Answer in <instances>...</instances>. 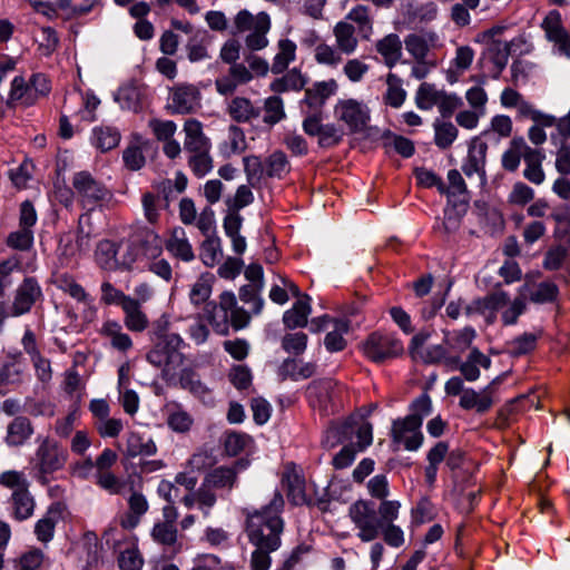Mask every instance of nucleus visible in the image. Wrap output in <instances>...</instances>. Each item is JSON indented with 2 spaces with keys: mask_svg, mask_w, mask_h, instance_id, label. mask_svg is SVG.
Returning a JSON list of instances; mask_svg holds the SVG:
<instances>
[{
  "mask_svg": "<svg viewBox=\"0 0 570 570\" xmlns=\"http://www.w3.org/2000/svg\"><path fill=\"white\" fill-rule=\"evenodd\" d=\"M283 509V495L276 491L268 504L253 511L246 510V532L252 544L269 550H277L281 547L284 530V520L281 517Z\"/></svg>",
  "mask_w": 570,
  "mask_h": 570,
  "instance_id": "1",
  "label": "nucleus"
},
{
  "mask_svg": "<svg viewBox=\"0 0 570 570\" xmlns=\"http://www.w3.org/2000/svg\"><path fill=\"white\" fill-rule=\"evenodd\" d=\"M475 308L485 315L488 322H493L494 313L501 312L503 324L513 325L525 309V299L521 296L510 299L504 292H495L483 299H479Z\"/></svg>",
  "mask_w": 570,
  "mask_h": 570,
  "instance_id": "2",
  "label": "nucleus"
},
{
  "mask_svg": "<svg viewBox=\"0 0 570 570\" xmlns=\"http://www.w3.org/2000/svg\"><path fill=\"white\" fill-rule=\"evenodd\" d=\"M348 515L358 530L357 537L363 542H371L380 535L383 515L372 501L358 500L348 509Z\"/></svg>",
  "mask_w": 570,
  "mask_h": 570,
  "instance_id": "3",
  "label": "nucleus"
},
{
  "mask_svg": "<svg viewBox=\"0 0 570 570\" xmlns=\"http://www.w3.org/2000/svg\"><path fill=\"white\" fill-rule=\"evenodd\" d=\"M154 348L147 354V361L156 367H163L166 375L183 363L179 352L183 340L175 333H157Z\"/></svg>",
  "mask_w": 570,
  "mask_h": 570,
  "instance_id": "4",
  "label": "nucleus"
},
{
  "mask_svg": "<svg viewBox=\"0 0 570 570\" xmlns=\"http://www.w3.org/2000/svg\"><path fill=\"white\" fill-rule=\"evenodd\" d=\"M72 187L82 207H87L88 212L112 198L111 191L88 171L76 173L72 178Z\"/></svg>",
  "mask_w": 570,
  "mask_h": 570,
  "instance_id": "5",
  "label": "nucleus"
},
{
  "mask_svg": "<svg viewBox=\"0 0 570 570\" xmlns=\"http://www.w3.org/2000/svg\"><path fill=\"white\" fill-rule=\"evenodd\" d=\"M68 452L56 441L43 438L35 453L33 469L40 476L51 474L63 468Z\"/></svg>",
  "mask_w": 570,
  "mask_h": 570,
  "instance_id": "6",
  "label": "nucleus"
},
{
  "mask_svg": "<svg viewBox=\"0 0 570 570\" xmlns=\"http://www.w3.org/2000/svg\"><path fill=\"white\" fill-rule=\"evenodd\" d=\"M362 350L368 360L381 363L399 356L404 348L402 342L393 334L375 332L364 341Z\"/></svg>",
  "mask_w": 570,
  "mask_h": 570,
  "instance_id": "7",
  "label": "nucleus"
},
{
  "mask_svg": "<svg viewBox=\"0 0 570 570\" xmlns=\"http://www.w3.org/2000/svg\"><path fill=\"white\" fill-rule=\"evenodd\" d=\"M306 393L309 405L321 414L334 413L340 406L336 383L332 380L313 381L308 384Z\"/></svg>",
  "mask_w": 570,
  "mask_h": 570,
  "instance_id": "8",
  "label": "nucleus"
},
{
  "mask_svg": "<svg viewBox=\"0 0 570 570\" xmlns=\"http://www.w3.org/2000/svg\"><path fill=\"white\" fill-rule=\"evenodd\" d=\"M401 503L399 501H383L379 505V512L383 515V524L380 535L384 542L392 548H400L404 544V531L394 521L399 518Z\"/></svg>",
  "mask_w": 570,
  "mask_h": 570,
  "instance_id": "9",
  "label": "nucleus"
},
{
  "mask_svg": "<svg viewBox=\"0 0 570 570\" xmlns=\"http://www.w3.org/2000/svg\"><path fill=\"white\" fill-rule=\"evenodd\" d=\"M235 305L236 298L230 292H224L220 295L219 304H216L215 302L206 303L204 307V316L218 334L226 335L228 333L229 309Z\"/></svg>",
  "mask_w": 570,
  "mask_h": 570,
  "instance_id": "10",
  "label": "nucleus"
},
{
  "mask_svg": "<svg viewBox=\"0 0 570 570\" xmlns=\"http://www.w3.org/2000/svg\"><path fill=\"white\" fill-rule=\"evenodd\" d=\"M337 118L345 122L351 132H360L365 129L370 120L368 109L355 99L341 100L335 106Z\"/></svg>",
  "mask_w": 570,
  "mask_h": 570,
  "instance_id": "11",
  "label": "nucleus"
},
{
  "mask_svg": "<svg viewBox=\"0 0 570 570\" xmlns=\"http://www.w3.org/2000/svg\"><path fill=\"white\" fill-rule=\"evenodd\" d=\"M463 352V336L460 332L448 334L445 336L444 346L438 345L433 347L434 356L426 357L430 362H438L443 358L448 366L452 370L463 372V364L460 362Z\"/></svg>",
  "mask_w": 570,
  "mask_h": 570,
  "instance_id": "12",
  "label": "nucleus"
},
{
  "mask_svg": "<svg viewBox=\"0 0 570 570\" xmlns=\"http://www.w3.org/2000/svg\"><path fill=\"white\" fill-rule=\"evenodd\" d=\"M170 94L171 104L168 107L175 114H193L200 107V91L194 85H177L170 89Z\"/></svg>",
  "mask_w": 570,
  "mask_h": 570,
  "instance_id": "13",
  "label": "nucleus"
},
{
  "mask_svg": "<svg viewBox=\"0 0 570 570\" xmlns=\"http://www.w3.org/2000/svg\"><path fill=\"white\" fill-rule=\"evenodd\" d=\"M289 289H292L295 303L283 314V324L287 330L303 328L307 325L312 312L311 297L307 294H302L298 287H289Z\"/></svg>",
  "mask_w": 570,
  "mask_h": 570,
  "instance_id": "14",
  "label": "nucleus"
},
{
  "mask_svg": "<svg viewBox=\"0 0 570 570\" xmlns=\"http://www.w3.org/2000/svg\"><path fill=\"white\" fill-rule=\"evenodd\" d=\"M246 468V463L236 462L233 466H218L208 472L204 481L214 490H222L229 493L238 481V473Z\"/></svg>",
  "mask_w": 570,
  "mask_h": 570,
  "instance_id": "15",
  "label": "nucleus"
},
{
  "mask_svg": "<svg viewBox=\"0 0 570 570\" xmlns=\"http://www.w3.org/2000/svg\"><path fill=\"white\" fill-rule=\"evenodd\" d=\"M316 367L314 362H303L295 357H287L278 366L277 375L281 381L307 380L316 373Z\"/></svg>",
  "mask_w": 570,
  "mask_h": 570,
  "instance_id": "16",
  "label": "nucleus"
},
{
  "mask_svg": "<svg viewBox=\"0 0 570 570\" xmlns=\"http://www.w3.org/2000/svg\"><path fill=\"white\" fill-rule=\"evenodd\" d=\"M392 439L394 443L403 444L409 451H416L423 442L421 428L412 429L405 419H397L392 424Z\"/></svg>",
  "mask_w": 570,
  "mask_h": 570,
  "instance_id": "17",
  "label": "nucleus"
},
{
  "mask_svg": "<svg viewBox=\"0 0 570 570\" xmlns=\"http://www.w3.org/2000/svg\"><path fill=\"white\" fill-rule=\"evenodd\" d=\"M33 432V425L28 417L16 416L7 425L4 442L10 448L22 446L31 439Z\"/></svg>",
  "mask_w": 570,
  "mask_h": 570,
  "instance_id": "18",
  "label": "nucleus"
},
{
  "mask_svg": "<svg viewBox=\"0 0 570 570\" xmlns=\"http://www.w3.org/2000/svg\"><path fill=\"white\" fill-rule=\"evenodd\" d=\"M438 42V36L432 31H422L420 33H411L405 40L404 45L406 50L419 62H423L431 48H434Z\"/></svg>",
  "mask_w": 570,
  "mask_h": 570,
  "instance_id": "19",
  "label": "nucleus"
},
{
  "mask_svg": "<svg viewBox=\"0 0 570 570\" xmlns=\"http://www.w3.org/2000/svg\"><path fill=\"white\" fill-rule=\"evenodd\" d=\"M499 382V377H495L484 389L476 391L474 389H465V410H473L479 414L488 412L494 400V386Z\"/></svg>",
  "mask_w": 570,
  "mask_h": 570,
  "instance_id": "20",
  "label": "nucleus"
},
{
  "mask_svg": "<svg viewBox=\"0 0 570 570\" xmlns=\"http://www.w3.org/2000/svg\"><path fill=\"white\" fill-rule=\"evenodd\" d=\"M126 453L130 458L151 456L157 453V445L151 438L130 431L126 439Z\"/></svg>",
  "mask_w": 570,
  "mask_h": 570,
  "instance_id": "21",
  "label": "nucleus"
},
{
  "mask_svg": "<svg viewBox=\"0 0 570 570\" xmlns=\"http://www.w3.org/2000/svg\"><path fill=\"white\" fill-rule=\"evenodd\" d=\"M184 147L187 151L209 149V140L203 132L202 124L196 119H188L184 125Z\"/></svg>",
  "mask_w": 570,
  "mask_h": 570,
  "instance_id": "22",
  "label": "nucleus"
},
{
  "mask_svg": "<svg viewBox=\"0 0 570 570\" xmlns=\"http://www.w3.org/2000/svg\"><path fill=\"white\" fill-rule=\"evenodd\" d=\"M439 193L446 197V204H463V177L458 169L449 170Z\"/></svg>",
  "mask_w": 570,
  "mask_h": 570,
  "instance_id": "23",
  "label": "nucleus"
},
{
  "mask_svg": "<svg viewBox=\"0 0 570 570\" xmlns=\"http://www.w3.org/2000/svg\"><path fill=\"white\" fill-rule=\"evenodd\" d=\"M432 411V400L429 394L423 393L412 401L410 414L404 419L412 429L421 428L424 417L431 415Z\"/></svg>",
  "mask_w": 570,
  "mask_h": 570,
  "instance_id": "24",
  "label": "nucleus"
},
{
  "mask_svg": "<svg viewBox=\"0 0 570 570\" xmlns=\"http://www.w3.org/2000/svg\"><path fill=\"white\" fill-rule=\"evenodd\" d=\"M524 139L521 137L513 138L510 141L509 148L502 156V166L509 171H514L520 165L521 158L527 159L528 151H531Z\"/></svg>",
  "mask_w": 570,
  "mask_h": 570,
  "instance_id": "25",
  "label": "nucleus"
},
{
  "mask_svg": "<svg viewBox=\"0 0 570 570\" xmlns=\"http://www.w3.org/2000/svg\"><path fill=\"white\" fill-rule=\"evenodd\" d=\"M179 382L183 389L188 390L204 403H213L214 399L210 390L203 382H200L198 375L191 370H183Z\"/></svg>",
  "mask_w": 570,
  "mask_h": 570,
  "instance_id": "26",
  "label": "nucleus"
},
{
  "mask_svg": "<svg viewBox=\"0 0 570 570\" xmlns=\"http://www.w3.org/2000/svg\"><path fill=\"white\" fill-rule=\"evenodd\" d=\"M350 331L348 320H336L333 321L332 330L324 337V346L331 352H341L346 347V340L344 335Z\"/></svg>",
  "mask_w": 570,
  "mask_h": 570,
  "instance_id": "27",
  "label": "nucleus"
},
{
  "mask_svg": "<svg viewBox=\"0 0 570 570\" xmlns=\"http://www.w3.org/2000/svg\"><path fill=\"white\" fill-rule=\"evenodd\" d=\"M10 501L14 519L23 521L33 514L36 503L28 489L19 492H12Z\"/></svg>",
  "mask_w": 570,
  "mask_h": 570,
  "instance_id": "28",
  "label": "nucleus"
},
{
  "mask_svg": "<svg viewBox=\"0 0 570 570\" xmlns=\"http://www.w3.org/2000/svg\"><path fill=\"white\" fill-rule=\"evenodd\" d=\"M125 312V325L129 331L142 332L148 326V318L140 309V302L132 298L131 301H125L122 307Z\"/></svg>",
  "mask_w": 570,
  "mask_h": 570,
  "instance_id": "29",
  "label": "nucleus"
},
{
  "mask_svg": "<svg viewBox=\"0 0 570 570\" xmlns=\"http://www.w3.org/2000/svg\"><path fill=\"white\" fill-rule=\"evenodd\" d=\"M376 50L386 66L393 67L401 58L402 42L397 35L391 33L376 42Z\"/></svg>",
  "mask_w": 570,
  "mask_h": 570,
  "instance_id": "30",
  "label": "nucleus"
},
{
  "mask_svg": "<svg viewBox=\"0 0 570 570\" xmlns=\"http://www.w3.org/2000/svg\"><path fill=\"white\" fill-rule=\"evenodd\" d=\"M283 483L286 484L287 497L293 504L306 503L305 480L301 474L294 470L287 471L283 476Z\"/></svg>",
  "mask_w": 570,
  "mask_h": 570,
  "instance_id": "31",
  "label": "nucleus"
},
{
  "mask_svg": "<svg viewBox=\"0 0 570 570\" xmlns=\"http://www.w3.org/2000/svg\"><path fill=\"white\" fill-rule=\"evenodd\" d=\"M465 97L475 109L473 112H465V128H473L480 115L484 112V105L488 100L487 94L481 87H472L465 92Z\"/></svg>",
  "mask_w": 570,
  "mask_h": 570,
  "instance_id": "32",
  "label": "nucleus"
},
{
  "mask_svg": "<svg viewBox=\"0 0 570 570\" xmlns=\"http://www.w3.org/2000/svg\"><path fill=\"white\" fill-rule=\"evenodd\" d=\"M166 247L175 257L185 262H189L195 257L193 248L181 228L174 229Z\"/></svg>",
  "mask_w": 570,
  "mask_h": 570,
  "instance_id": "33",
  "label": "nucleus"
},
{
  "mask_svg": "<svg viewBox=\"0 0 570 570\" xmlns=\"http://www.w3.org/2000/svg\"><path fill=\"white\" fill-rule=\"evenodd\" d=\"M129 514L122 520L125 528H135L140 518L148 511L149 504L146 497L140 492H132L128 499Z\"/></svg>",
  "mask_w": 570,
  "mask_h": 570,
  "instance_id": "34",
  "label": "nucleus"
},
{
  "mask_svg": "<svg viewBox=\"0 0 570 570\" xmlns=\"http://www.w3.org/2000/svg\"><path fill=\"white\" fill-rule=\"evenodd\" d=\"M336 88L335 80L317 82L312 88L306 89L304 102L309 107H321L335 92Z\"/></svg>",
  "mask_w": 570,
  "mask_h": 570,
  "instance_id": "35",
  "label": "nucleus"
},
{
  "mask_svg": "<svg viewBox=\"0 0 570 570\" xmlns=\"http://www.w3.org/2000/svg\"><path fill=\"white\" fill-rule=\"evenodd\" d=\"M334 37L338 49L344 53H352L357 47V38L355 37V28L344 21L338 22L334 27Z\"/></svg>",
  "mask_w": 570,
  "mask_h": 570,
  "instance_id": "36",
  "label": "nucleus"
},
{
  "mask_svg": "<svg viewBox=\"0 0 570 570\" xmlns=\"http://www.w3.org/2000/svg\"><path fill=\"white\" fill-rule=\"evenodd\" d=\"M49 566L46 554L40 549L32 548L19 557L16 570H47Z\"/></svg>",
  "mask_w": 570,
  "mask_h": 570,
  "instance_id": "37",
  "label": "nucleus"
},
{
  "mask_svg": "<svg viewBox=\"0 0 570 570\" xmlns=\"http://www.w3.org/2000/svg\"><path fill=\"white\" fill-rule=\"evenodd\" d=\"M491 358L476 347L471 348L465 358V381H475L480 377V368L488 370Z\"/></svg>",
  "mask_w": 570,
  "mask_h": 570,
  "instance_id": "38",
  "label": "nucleus"
},
{
  "mask_svg": "<svg viewBox=\"0 0 570 570\" xmlns=\"http://www.w3.org/2000/svg\"><path fill=\"white\" fill-rule=\"evenodd\" d=\"M39 296V287H19L12 304V315L19 316L29 312Z\"/></svg>",
  "mask_w": 570,
  "mask_h": 570,
  "instance_id": "39",
  "label": "nucleus"
},
{
  "mask_svg": "<svg viewBox=\"0 0 570 570\" xmlns=\"http://www.w3.org/2000/svg\"><path fill=\"white\" fill-rule=\"evenodd\" d=\"M261 22H271L269 16L266 12H259L254 16L247 10H240L234 19V33L253 32L258 29V23Z\"/></svg>",
  "mask_w": 570,
  "mask_h": 570,
  "instance_id": "40",
  "label": "nucleus"
},
{
  "mask_svg": "<svg viewBox=\"0 0 570 570\" xmlns=\"http://www.w3.org/2000/svg\"><path fill=\"white\" fill-rule=\"evenodd\" d=\"M308 344V336L302 331L285 333L281 340V346L289 355L299 356L305 353Z\"/></svg>",
  "mask_w": 570,
  "mask_h": 570,
  "instance_id": "41",
  "label": "nucleus"
},
{
  "mask_svg": "<svg viewBox=\"0 0 570 570\" xmlns=\"http://www.w3.org/2000/svg\"><path fill=\"white\" fill-rule=\"evenodd\" d=\"M59 521V512L57 510H48L47 513L37 521L35 533L40 542L48 543L52 540L55 528Z\"/></svg>",
  "mask_w": 570,
  "mask_h": 570,
  "instance_id": "42",
  "label": "nucleus"
},
{
  "mask_svg": "<svg viewBox=\"0 0 570 570\" xmlns=\"http://www.w3.org/2000/svg\"><path fill=\"white\" fill-rule=\"evenodd\" d=\"M279 52L275 56L272 72L282 73L287 69L291 61L295 59L296 45L289 39L278 41Z\"/></svg>",
  "mask_w": 570,
  "mask_h": 570,
  "instance_id": "43",
  "label": "nucleus"
},
{
  "mask_svg": "<svg viewBox=\"0 0 570 570\" xmlns=\"http://www.w3.org/2000/svg\"><path fill=\"white\" fill-rule=\"evenodd\" d=\"M228 111L232 118L238 122L248 121L259 116L256 109L247 98L236 97L232 100Z\"/></svg>",
  "mask_w": 570,
  "mask_h": 570,
  "instance_id": "44",
  "label": "nucleus"
},
{
  "mask_svg": "<svg viewBox=\"0 0 570 570\" xmlns=\"http://www.w3.org/2000/svg\"><path fill=\"white\" fill-rule=\"evenodd\" d=\"M102 333L110 338L112 347L119 351H127L132 342L128 334L124 333L121 325L115 321H108L102 326Z\"/></svg>",
  "mask_w": 570,
  "mask_h": 570,
  "instance_id": "45",
  "label": "nucleus"
},
{
  "mask_svg": "<svg viewBox=\"0 0 570 570\" xmlns=\"http://www.w3.org/2000/svg\"><path fill=\"white\" fill-rule=\"evenodd\" d=\"M543 155L540 150L531 149V151H528L527 159H525V169H524V177L537 185H540L544 180V173L541 167V163L543 160Z\"/></svg>",
  "mask_w": 570,
  "mask_h": 570,
  "instance_id": "46",
  "label": "nucleus"
},
{
  "mask_svg": "<svg viewBox=\"0 0 570 570\" xmlns=\"http://www.w3.org/2000/svg\"><path fill=\"white\" fill-rule=\"evenodd\" d=\"M305 85V79L296 69L289 70L282 78L275 79L271 83V90L276 94H282L288 90H301Z\"/></svg>",
  "mask_w": 570,
  "mask_h": 570,
  "instance_id": "47",
  "label": "nucleus"
},
{
  "mask_svg": "<svg viewBox=\"0 0 570 570\" xmlns=\"http://www.w3.org/2000/svg\"><path fill=\"white\" fill-rule=\"evenodd\" d=\"M117 247L112 240L105 239L99 243L96 258L99 265L107 271H114L117 268Z\"/></svg>",
  "mask_w": 570,
  "mask_h": 570,
  "instance_id": "48",
  "label": "nucleus"
},
{
  "mask_svg": "<svg viewBox=\"0 0 570 570\" xmlns=\"http://www.w3.org/2000/svg\"><path fill=\"white\" fill-rule=\"evenodd\" d=\"M387 91L384 100L387 105L399 108L405 100L406 92L402 88V81L394 73H389L386 77Z\"/></svg>",
  "mask_w": 570,
  "mask_h": 570,
  "instance_id": "49",
  "label": "nucleus"
},
{
  "mask_svg": "<svg viewBox=\"0 0 570 570\" xmlns=\"http://www.w3.org/2000/svg\"><path fill=\"white\" fill-rule=\"evenodd\" d=\"M95 145L101 151H108L118 146L120 134L111 127H100L94 130Z\"/></svg>",
  "mask_w": 570,
  "mask_h": 570,
  "instance_id": "50",
  "label": "nucleus"
},
{
  "mask_svg": "<svg viewBox=\"0 0 570 570\" xmlns=\"http://www.w3.org/2000/svg\"><path fill=\"white\" fill-rule=\"evenodd\" d=\"M443 92L435 89L431 83L423 82L416 92V105L421 109H431L433 106L439 105Z\"/></svg>",
  "mask_w": 570,
  "mask_h": 570,
  "instance_id": "51",
  "label": "nucleus"
},
{
  "mask_svg": "<svg viewBox=\"0 0 570 570\" xmlns=\"http://www.w3.org/2000/svg\"><path fill=\"white\" fill-rule=\"evenodd\" d=\"M151 537L161 546L173 547L177 542L176 524L157 522L153 527Z\"/></svg>",
  "mask_w": 570,
  "mask_h": 570,
  "instance_id": "52",
  "label": "nucleus"
},
{
  "mask_svg": "<svg viewBox=\"0 0 570 570\" xmlns=\"http://www.w3.org/2000/svg\"><path fill=\"white\" fill-rule=\"evenodd\" d=\"M136 239H122L116 243L117 247V268L129 267L137 257Z\"/></svg>",
  "mask_w": 570,
  "mask_h": 570,
  "instance_id": "53",
  "label": "nucleus"
},
{
  "mask_svg": "<svg viewBox=\"0 0 570 570\" xmlns=\"http://www.w3.org/2000/svg\"><path fill=\"white\" fill-rule=\"evenodd\" d=\"M264 122L275 125L285 117L283 100L278 96L268 97L264 104Z\"/></svg>",
  "mask_w": 570,
  "mask_h": 570,
  "instance_id": "54",
  "label": "nucleus"
},
{
  "mask_svg": "<svg viewBox=\"0 0 570 570\" xmlns=\"http://www.w3.org/2000/svg\"><path fill=\"white\" fill-rule=\"evenodd\" d=\"M570 262V248L566 249L562 246H553L548 249L543 261V267L549 271L560 268L564 263Z\"/></svg>",
  "mask_w": 570,
  "mask_h": 570,
  "instance_id": "55",
  "label": "nucleus"
},
{
  "mask_svg": "<svg viewBox=\"0 0 570 570\" xmlns=\"http://www.w3.org/2000/svg\"><path fill=\"white\" fill-rule=\"evenodd\" d=\"M289 171L287 157L282 151L273 153L265 163V173L269 177H282Z\"/></svg>",
  "mask_w": 570,
  "mask_h": 570,
  "instance_id": "56",
  "label": "nucleus"
},
{
  "mask_svg": "<svg viewBox=\"0 0 570 570\" xmlns=\"http://www.w3.org/2000/svg\"><path fill=\"white\" fill-rule=\"evenodd\" d=\"M147 142L141 141L139 145H129L122 154V159L125 166L129 170H139L145 165V156L142 154V147H145Z\"/></svg>",
  "mask_w": 570,
  "mask_h": 570,
  "instance_id": "57",
  "label": "nucleus"
},
{
  "mask_svg": "<svg viewBox=\"0 0 570 570\" xmlns=\"http://www.w3.org/2000/svg\"><path fill=\"white\" fill-rule=\"evenodd\" d=\"M463 204H446L444 209L443 228L448 234L458 233L462 224V209Z\"/></svg>",
  "mask_w": 570,
  "mask_h": 570,
  "instance_id": "58",
  "label": "nucleus"
},
{
  "mask_svg": "<svg viewBox=\"0 0 570 570\" xmlns=\"http://www.w3.org/2000/svg\"><path fill=\"white\" fill-rule=\"evenodd\" d=\"M271 29V22H261L258 23V29L249 32L245 39L246 48L250 51H258L268 46V39L266 37L267 32Z\"/></svg>",
  "mask_w": 570,
  "mask_h": 570,
  "instance_id": "59",
  "label": "nucleus"
},
{
  "mask_svg": "<svg viewBox=\"0 0 570 570\" xmlns=\"http://www.w3.org/2000/svg\"><path fill=\"white\" fill-rule=\"evenodd\" d=\"M96 484L110 494H120L125 489V482L111 471L95 473Z\"/></svg>",
  "mask_w": 570,
  "mask_h": 570,
  "instance_id": "60",
  "label": "nucleus"
},
{
  "mask_svg": "<svg viewBox=\"0 0 570 570\" xmlns=\"http://www.w3.org/2000/svg\"><path fill=\"white\" fill-rule=\"evenodd\" d=\"M252 442L250 436L239 432H232L226 435L224 446L228 455L235 456L243 452Z\"/></svg>",
  "mask_w": 570,
  "mask_h": 570,
  "instance_id": "61",
  "label": "nucleus"
},
{
  "mask_svg": "<svg viewBox=\"0 0 570 570\" xmlns=\"http://www.w3.org/2000/svg\"><path fill=\"white\" fill-rule=\"evenodd\" d=\"M0 484L11 489L12 492H19L29 488V482L23 472L9 470L0 474Z\"/></svg>",
  "mask_w": 570,
  "mask_h": 570,
  "instance_id": "62",
  "label": "nucleus"
},
{
  "mask_svg": "<svg viewBox=\"0 0 570 570\" xmlns=\"http://www.w3.org/2000/svg\"><path fill=\"white\" fill-rule=\"evenodd\" d=\"M487 149L488 146L483 140L480 138L472 139L469 147V160L473 171L478 173L483 168Z\"/></svg>",
  "mask_w": 570,
  "mask_h": 570,
  "instance_id": "63",
  "label": "nucleus"
},
{
  "mask_svg": "<svg viewBox=\"0 0 570 570\" xmlns=\"http://www.w3.org/2000/svg\"><path fill=\"white\" fill-rule=\"evenodd\" d=\"M120 570H141L144 559L137 548L131 547L120 552L118 557Z\"/></svg>",
  "mask_w": 570,
  "mask_h": 570,
  "instance_id": "64",
  "label": "nucleus"
}]
</instances>
